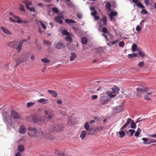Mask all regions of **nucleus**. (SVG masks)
Listing matches in <instances>:
<instances>
[{
	"mask_svg": "<svg viewBox=\"0 0 156 156\" xmlns=\"http://www.w3.org/2000/svg\"><path fill=\"white\" fill-rule=\"evenodd\" d=\"M53 115H50L48 116L40 117L37 116L34 117L33 118L34 122L37 124L43 125L45 124L48 121L52 119Z\"/></svg>",
	"mask_w": 156,
	"mask_h": 156,
	"instance_id": "nucleus-1",
	"label": "nucleus"
},
{
	"mask_svg": "<svg viewBox=\"0 0 156 156\" xmlns=\"http://www.w3.org/2000/svg\"><path fill=\"white\" fill-rule=\"evenodd\" d=\"M28 129L29 131L33 132V133H32L31 132H28L27 133L28 135L32 137H37L38 136V135L39 134V133L37 132V129L35 127H29Z\"/></svg>",
	"mask_w": 156,
	"mask_h": 156,
	"instance_id": "nucleus-2",
	"label": "nucleus"
},
{
	"mask_svg": "<svg viewBox=\"0 0 156 156\" xmlns=\"http://www.w3.org/2000/svg\"><path fill=\"white\" fill-rule=\"evenodd\" d=\"M137 91L139 94L143 93L144 92H147V94L151 95L153 94L152 92H148V88L146 87H142L141 88H137L136 89Z\"/></svg>",
	"mask_w": 156,
	"mask_h": 156,
	"instance_id": "nucleus-3",
	"label": "nucleus"
},
{
	"mask_svg": "<svg viewBox=\"0 0 156 156\" xmlns=\"http://www.w3.org/2000/svg\"><path fill=\"white\" fill-rule=\"evenodd\" d=\"M22 59L20 60L19 58H18L16 60V66H17L19 64L25 62L28 59V57L26 55H23L22 56Z\"/></svg>",
	"mask_w": 156,
	"mask_h": 156,
	"instance_id": "nucleus-4",
	"label": "nucleus"
},
{
	"mask_svg": "<svg viewBox=\"0 0 156 156\" xmlns=\"http://www.w3.org/2000/svg\"><path fill=\"white\" fill-rule=\"evenodd\" d=\"M64 127L62 125H55L53 127L52 131L56 132L61 131L63 129Z\"/></svg>",
	"mask_w": 156,
	"mask_h": 156,
	"instance_id": "nucleus-5",
	"label": "nucleus"
},
{
	"mask_svg": "<svg viewBox=\"0 0 156 156\" xmlns=\"http://www.w3.org/2000/svg\"><path fill=\"white\" fill-rule=\"evenodd\" d=\"M112 93H111L109 92H107V94L108 96H109L110 97L112 98L114 97L115 94L118 93V91H117V90H115L113 88L112 89Z\"/></svg>",
	"mask_w": 156,
	"mask_h": 156,
	"instance_id": "nucleus-6",
	"label": "nucleus"
},
{
	"mask_svg": "<svg viewBox=\"0 0 156 156\" xmlns=\"http://www.w3.org/2000/svg\"><path fill=\"white\" fill-rule=\"evenodd\" d=\"M108 101L106 97L104 95H101L100 100V103L101 105H105L107 104Z\"/></svg>",
	"mask_w": 156,
	"mask_h": 156,
	"instance_id": "nucleus-7",
	"label": "nucleus"
},
{
	"mask_svg": "<svg viewBox=\"0 0 156 156\" xmlns=\"http://www.w3.org/2000/svg\"><path fill=\"white\" fill-rule=\"evenodd\" d=\"M37 101L40 103L43 104H46L49 103V101L48 99H45L44 98H41L39 99H38L37 100Z\"/></svg>",
	"mask_w": 156,
	"mask_h": 156,
	"instance_id": "nucleus-8",
	"label": "nucleus"
},
{
	"mask_svg": "<svg viewBox=\"0 0 156 156\" xmlns=\"http://www.w3.org/2000/svg\"><path fill=\"white\" fill-rule=\"evenodd\" d=\"M27 40H23L20 41L18 44V46L17 48V52H20L21 50L22 45L23 43L26 41Z\"/></svg>",
	"mask_w": 156,
	"mask_h": 156,
	"instance_id": "nucleus-9",
	"label": "nucleus"
},
{
	"mask_svg": "<svg viewBox=\"0 0 156 156\" xmlns=\"http://www.w3.org/2000/svg\"><path fill=\"white\" fill-rule=\"evenodd\" d=\"M11 115L15 119H18L20 118L19 114L17 113L14 110L12 111L11 112Z\"/></svg>",
	"mask_w": 156,
	"mask_h": 156,
	"instance_id": "nucleus-10",
	"label": "nucleus"
},
{
	"mask_svg": "<svg viewBox=\"0 0 156 156\" xmlns=\"http://www.w3.org/2000/svg\"><path fill=\"white\" fill-rule=\"evenodd\" d=\"M7 45L12 48H15L17 45V42L16 41L10 42L8 43Z\"/></svg>",
	"mask_w": 156,
	"mask_h": 156,
	"instance_id": "nucleus-11",
	"label": "nucleus"
},
{
	"mask_svg": "<svg viewBox=\"0 0 156 156\" xmlns=\"http://www.w3.org/2000/svg\"><path fill=\"white\" fill-rule=\"evenodd\" d=\"M64 47L65 46L60 41L58 42L55 46V48L59 49L64 48Z\"/></svg>",
	"mask_w": 156,
	"mask_h": 156,
	"instance_id": "nucleus-12",
	"label": "nucleus"
},
{
	"mask_svg": "<svg viewBox=\"0 0 156 156\" xmlns=\"http://www.w3.org/2000/svg\"><path fill=\"white\" fill-rule=\"evenodd\" d=\"M62 17L60 16H57L55 18L54 20L55 22L61 24L63 23V21L62 20Z\"/></svg>",
	"mask_w": 156,
	"mask_h": 156,
	"instance_id": "nucleus-13",
	"label": "nucleus"
},
{
	"mask_svg": "<svg viewBox=\"0 0 156 156\" xmlns=\"http://www.w3.org/2000/svg\"><path fill=\"white\" fill-rule=\"evenodd\" d=\"M4 120L6 123H9L11 122V118L10 116L6 115L4 117Z\"/></svg>",
	"mask_w": 156,
	"mask_h": 156,
	"instance_id": "nucleus-14",
	"label": "nucleus"
},
{
	"mask_svg": "<svg viewBox=\"0 0 156 156\" xmlns=\"http://www.w3.org/2000/svg\"><path fill=\"white\" fill-rule=\"evenodd\" d=\"M1 28L4 33L9 35L12 34V33L11 32L5 28L4 27H1Z\"/></svg>",
	"mask_w": 156,
	"mask_h": 156,
	"instance_id": "nucleus-15",
	"label": "nucleus"
},
{
	"mask_svg": "<svg viewBox=\"0 0 156 156\" xmlns=\"http://www.w3.org/2000/svg\"><path fill=\"white\" fill-rule=\"evenodd\" d=\"M26 129L23 126H21L20 127L19 132L21 133L24 134L26 133Z\"/></svg>",
	"mask_w": 156,
	"mask_h": 156,
	"instance_id": "nucleus-16",
	"label": "nucleus"
},
{
	"mask_svg": "<svg viewBox=\"0 0 156 156\" xmlns=\"http://www.w3.org/2000/svg\"><path fill=\"white\" fill-rule=\"evenodd\" d=\"M132 119L130 118H129L127 120L126 123L123 125V126L121 128V129H122L123 128H125L127 127V126L129 124L131 121Z\"/></svg>",
	"mask_w": 156,
	"mask_h": 156,
	"instance_id": "nucleus-17",
	"label": "nucleus"
},
{
	"mask_svg": "<svg viewBox=\"0 0 156 156\" xmlns=\"http://www.w3.org/2000/svg\"><path fill=\"white\" fill-rule=\"evenodd\" d=\"M71 56L70 58V61H73L77 57L76 54L75 52H72L71 53Z\"/></svg>",
	"mask_w": 156,
	"mask_h": 156,
	"instance_id": "nucleus-18",
	"label": "nucleus"
},
{
	"mask_svg": "<svg viewBox=\"0 0 156 156\" xmlns=\"http://www.w3.org/2000/svg\"><path fill=\"white\" fill-rule=\"evenodd\" d=\"M48 92L49 94H51L54 97H56L57 96V93L55 91L48 90Z\"/></svg>",
	"mask_w": 156,
	"mask_h": 156,
	"instance_id": "nucleus-19",
	"label": "nucleus"
},
{
	"mask_svg": "<svg viewBox=\"0 0 156 156\" xmlns=\"http://www.w3.org/2000/svg\"><path fill=\"white\" fill-rule=\"evenodd\" d=\"M73 29L75 32L76 34H78L81 32V30L78 27H73Z\"/></svg>",
	"mask_w": 156,
	"mask_h": 156,
	"instance_id": "nucleus-20",
	"label": "nucleus"
},
{
	"mask_svg": "<svg viewBox=\"0 0 156 156\" xmlns=\"http://www.w3.org/2000/svg\"><path fill=\"white\" fill-rule=\"evenodd\" d=\"M122 110V106H118L115 109V112L116 113H118L120 112Z\"/></svg>",
	"mask_w": 156,
	"mask_h": 156,
	"instance_id": "nucleus-21",
	"label": "nucleus"
},
{
	"mask_svg": "<svg viewBox=\"0 0 156 156\" xmlns=\"http://www.w3.org/2000/svg\"><path fill=\"white\" fill-rule=\"evenodd\" d=\"M71 34H70L68 35L67 36L65 37L66 40L68 41L71 42L72 41V39L71 37Z\"/></svg>",
	"mask_w": 156,
	"mask_h": 156,
	"instance_id": "nucleus-22",
	"label": "nucleus"
},
{
	"mask_svg": "<svg viewBox=\"0 0 156 156\" xmlns=\"http://www.w3.org/2000/svg\"><path fill=\"white\" fill-rule=\"evenodd\" d=\"M86 135L87 133L86 131L85 130H83L81 132V133L80 135V137L82 139H83L86 136Z\"/></svg>",
	"mask_w": 156,
	"mask_h": 156,
	"instance_id": "nucleus-23",
	"label": "nucleus"
},
{
	"mask_svg": "<svg viewBox=\"0 0 156 156\" xmlns=\"http://www.w3.org/2000/svg\"><path fill=\"white\" fill-rule=\"evenodd\" d=\"M18 150L20 152H23L24 150V147L23 145L20 144L18 147Z\"/></svg>",
	"mask_w": 156,
	"mask_h": 156,
	"instance_id": "nucleus-24",
	"label": "nucleus"
},
{
	"mask_svg": "<svg viewBox=\"0 0 156 156\" xmlns=\"http://www.w3.org/2000/svg\"><path fill=\"white\" fill-rule=\"evenodd\" d=\"M138 48L137 45L136 44H134L132 46V50L133 52L136 51Z\"/></svg>",
	"mask_w": 156,
	"mask_h": 156,
	"instance_id": "nucleus-25",
	"label": "nucleus"
},
{
	"mask_svg": "<svg viewBox=\"0 0 156 156\" xmlns=\"http://www.w3.org/2000/svg\"><path fill=\"white\" fill-rule=\"evenodd\" d=\"M111 5L110 3L108 2H107L106 3L105 7L106 9H107L108 11L111 10Z\"/></svg>",
	"mask_w": 156,
	"mask_h": 156,
	"instance_id": "nucleus-26",
	"label": "nucleus"
},
{
	"mask_svg": "<svg viewBox=\"0 0 156 156\" xmlns=\"http://www.w3.org/2000/svg\"><path fill=\"white\" fill-rule=\"evenodd\" d=\"M101 20L103 22V25L106 26L107 25V19L106 17H103L101 19Z\"/></svg>",
	"mask_w": 156,
	"mask_h": 156,
	"instance_id": "nucleus-27",
	"label": "nucleus"
},
{
	"mask_svg": "<svg viewBox=\"0 0 156 156\" xmlns=\"http://www.w3.org/2000/svg\"><path fill=\"white\" fill-rule=\"evenodd\" d=\"M119 41L118 40H114L112 41H110L109 42L108 44L110 45H115Z\"/></svg>",
	"mask_w": 156,
	"mask_h": 156,
	"instance_id": "nucleus-28",
	"label": "nucleus"
},
{
	"mask_svg": "<svg viewBox=\"0 0 156 156\" xmlns=\"http://www.w3.org/2000/svg\"><path fill=\"white\" fill-rule=\"evenodd\" d=\"M65 21L67 23H76L75 21L72 20H69V19H66L65 20Z\"/></svg>",
	"mask_w": 156,
	"mask_h": 156,
	"instance_id": "nucleus-29",
	"label": "nucleus"
},
{
	"mask_svg": "<svg viewBox=\"0 0 156 156\" xmlns=\"http://www.w3.org/2000/svg\"><path fill=\"white\" fill-rule=\"evenodd\" d=\"M87 38L86 37H83L82 38L81 40V43L84 44H87Z\"/></svg>",
	"mask_w": 156,
	"mask_h": 156,
	"instance_id": "nucleus-30",
	"label": "nucleus"
},
{
	"mask_svg": "<svg viewBox=\"0 0 156 156\" xmlns=\"http://www.w3.org/2000/svg\"><path fill=\"white\" fill-rule=\"evenodd\" d=\"M17 23H28V22L27 20H23L21 19H19V20H17Z\"/></svg>",
	"mask_w": 156,
	"mask_h": 156,
	"instance_id": "nucleus-31",
	"label": "nucleus"
},
{
	"mask_svg": "<svg viewBox=\"0 0 156 156\" xmlns=\"http://www.w3.org/2000/svg\"><path fill=\"white\" fill-rule=\"evenodd\" d=\"M119 134L120 135V137L121 138L123 137L125 135V133L122 130L119 132Z\"/></svg>",
	"mask_w": 156,
	"mask_h": 156,
	"instance_id": "nucleus-32",
	"label": "nucleus"
},
{
	"mask_svg": "<svg viewBox=\"0 0 156 156\" xmlns=\"http://www.w3.org/2000/svg\"><path fill=\"white\" fill-rule=\"evenodd\" d=\"M156 143V140L153 139H149L148 140V144H149L151 143Z\"/></svg>",
	"mask_w": 156,
	"mask_h": 156,
	"instance_id": "nucleus-33",
	"label": "nucleus"
},
{
	"mask_svg": "<svg viewBox=\"0 0 156 156\" xmlns=\"http://www.w3.org/2000/svg\"><path fill=\"white\" fill-rule=\"evenodd\" d=\"M43 43L47 46L51 45V42L46 40H43Z\"/></svg>",
	"mask_w": 156,
	"mask_h": 156,
	"instance_id": "nucleus-34",
	"label": "nucleus"
},
{
	"mask_svg": "<svg viewBox=\"0 0 156 156\" xmlns=\"http://www.w3.org/2000/svg\"><path fill=\"white\" fill-rule=\"evenodd\" d=\"M84 127L87 130H88L90 128V126L88 122H86L84 125Z\"/></svg>",
	"mask_w": 156,
	"mask_h": 156,
	"instance_id": "nucleus-35",
	"label": "nucleus"
},
{
	"mask_svg": "<svg viewBox=\"0 0 156 156\" xmlns=\"http://www.w3.org/2000/svg\"><path fill=\"white\" fill-rule=\"evenodd\" d=\"M27 9L30 12H34L35 11V8L33 7H30L27 6Z\"/></svg>",
	"mask_w": 156,
	"mask_h": 156,
	"instance_id": "nucleus-36",
	"label": "nucleus"
},
{
	"mask_svg": "<svg viewBox=\"0 0 156 156\" xmlns=\"http://www.w3.org/2000/svg\"><path fill=\"white\" fill-rule=\"evenodd\" d=\"M35 104V102H29L27 103V106L28 108H29L33 105H34Z\"/></svg>",
	"mask_w": 156,
	"mask_h": 156,
	"instance_id": "nucleus-37",
	"label": "nucleus"
},
{
	"mask_svg": "<svg viewBox=\"0 0 156 156\" xmlns=\"http://www.w3.org/2000/svg\"><path fill=\"white\" fill-rule=\"evenodd\" d=\"M61 33L63 35H68L70 34L68 32V31L66 30H63L62 31Z\"/></svg>",
	"mask_w": 156,
	"mask_h": 156,
	"instance_id": "nucleus-38",
	"label": "nucleus"
},
{
	"mask_svg": "<svg viewBox=\"0 0 156 156\" xmlns=\"http://www.w3.org/2000/svg\"><path fill=\"white\" fill-rule=\"evenodd\" d=\"M137 56V54L136 53H133L128 55V56L129 58H132L133 57H136Z\"/></svg>",
	"mask_w": 156,
	"mask_h": 156,
	"instance_id": "nucleus-39",
	"label": "nucleus"
},
{
	"mask_svg": "<svg viewBox=\"0 0 156 156\" xmlns=\"http://www.w3.org/2000/svg\"><path fill=\"white\" fill-rule=\"evenodd\" d=\"M141 132V130L140 128H138L137 131L135 133V136H138L140 134Z\"/></svg>",
	"mask_w": 156,
	"mask_h": 156,
	"instance_id": "nucleus-40",
	"label": "nucleus"
},
{
	"mask_svg": "<svg viewBox=\"0 0 156 156\" xmlns=\"http://www.w3.org/2000/svg\"><path fill=\"white\" fill-rule=\"evenodd\" d=\"M142 140L144 141L143 143L145 144H147L148 143V139L146 138H142Z\"/></svg>",
	"mask_w": 156,
	"mask_h": 156,
	"instance_id": "nucleus-41",
	"label": "nucleus"
},
{
	"mask_svg": "<svg viewBox=\"0 0 156 156\" xmlns=\"http://www.w3.org/2000/svg\"><path fill=\"white\" fill-rule=\"evenodd\" d=\"M136 5L142 9H144V6L143 5V4L140 2L136 4Z\"/></svg>",
	"mask_w": 156,
	"mask_h": 156,
	"instance_id": "nucleus-42",
	"label": "nucleus"
},
{
	"mask_svg": "<svg viewBox=\"0 0 156 156\" xmlns=\"http://www.w3.org/2000/svg\"><path fill=\"white\" fill-rule=\"evenodd\" d=\"M136 126V123L133 121L131 122V127L133 129H135Z\"/></svg>",
	"mask_w": 156,
	"mask_h": 156,
	"instance_id": "nucleus-43",
	"label": "nucleus"
},
{
	"mask_svg": "<svg viewBox=\"0 0 156 156\" xmlns=\"http://www.w3.org/2000/svg\"><path fill=\"white\" fill-rule=\"evenodd\" d=\"M129 132L130 133L129 136H131L133 135V134L135 133V131L133 130L130 129L129 130Z\"/></svg>",
	"mask_w": 156,
	"mask_h": 156,
	"instance_id": "nucleus-44",
	"label": "nucleus"
},
{
	"mask_svg": "<svg viewBox=\"0 0 156 156\" xmlns=\"http://www.w3.org/2000/svg\"><path fill=\"white\" fill-rule=\"evenodd\" d=\"M102 31L103 32L107 34L108 33V30L106 27H103L102 28Z\"/></svg>",
	"mask_w": 156,
	"mask_h": 156,
	"instance_id": "nucleus-45",
	"label": "nucleus"
},
{
	"mask_svg": "<svg viewBox=\"0 0 156 156\" xmlns=\"http://www.w3.org/2000/svg\"><path fill=\"white\" fill-rule=\"evenodd\" d=\"M41 61L44 63H47L50 62V61L48 59H47L46 58H43L41 59Z\"/></svg>",
	"mask_w": 156,
	"mask_h": 156,
	"instance_id": "nucleus-46",
	"label": "nucleus"
},
{
	"mask_svg": "<svg viewBox=\"0 0 156 156\" xmlns=\"http://www.w3.org/2000/svg\"><path fill=\"white\" fill-rule=\"evenodd\" d=\"M19 5L20 9L23 11H25V9L24 6L21 4H20Z\"/></svg>",
	"mask_w": 156,
	"mask_h": 156,
	"instance_id": "nucleus-47",
	"label": "nucleus"
},
{
	"mask_svg": "<svg viewBox=\"0 0 156 156\" xmlns=\"http://www.w3.org/2000/svg\"><path fill=\"white\" fill-rule=\"evenodd\" d=\"M40 23L41 26L44 29H46V27L45 25L42 21H40Z\"/></svg>",
	"mask_w": 156,
	"mask_h": 156,
	"instance_id": "nucleus-48",
	"label": "nucleus"
},
{
	"mask_svg": "<svg viewBox=\"0 0 156 156\" xmlns=\"http://www.w3.org/2000/svg\"><path fill=\"white\" fill-rule=\"evenodd\" d=\"M117 14L118 13L116 12H113L110 13L109 15H111V16H116Z\"/></svg>",
	"mask_w": 156,
	"mask_h": 156,
	"instance_id": "nucleus-49",
	"label": "nucleus"
},
{
	"mask_svg": "<svg viewBox=\"0 0 156 156\" xmlns=\"http://www.w3.org/2000/svg\"><path fill=\"white\" fill-rule=\"evenodd\" d=\"M52 10L53 12L56 13H58L59 12L58 9L57 8L55 7H53L52 9Z\"/></svg>",
	"mask_w": 156,
	"mask_h": 156,
	"instance_id": "nucleus-50",
	"label": "nucleus"
},
{
	"mask_svg": "<svg viewBox=\"0 0 156 156\" xmlns=\"http://www.w3.org/2000/svg\"><path fill=\"white\" fill-rule=\"evenodd\" d=\"M139 54L142 57H144L146 56L145 55L144 53V52L139 51H138Z\"/></svg>",
	"mask_w": 156,
	"mask_h": 156,
	"instance_id": "nucleus-51",
	"label": "nucleus"
},
{
	"mask_svg": "<svg viewBox=\"0 0 156 156\" xmlns=\"http://www.w3.org/2000/svg\"><path fill=\"white\" fill-rule=\"evenodd\" d=\"M144 62H139L138 63V66L140 67H142L144 66Z\"/></svg>",
	"mask_w": 156,
	"mask_h": 156,
	"instance_id": "nucleus-52",
	"label": "nucleus"
},
{
	"mask_svg": "<svg viewBox=\"0 0 156 156\" xmlns=\"http://www.w3.org/2000/svg\"><path fill=\"white\" fill-rule=\"evenodd\" d=\"M119 45L120 47H123L124 45V43L123 41H122L119 42Z\"/></svg>",
	"mask_w": 156,
	"mask_h": 156,
	"instance_id": "nucleus-53",
	"label": "nucleus"
},
{
	"mask_svg": "<svg viewBox=\"0 0 156 156\" xmlns=\"http://www.w3.org/2000/svg\"><path fill=\"white\" fill-rule=\"evenodd\" d=\"M98 97V96L96 95H92L91 98L92 100H95Z\"/></svg>",
	"mask_w": 156,
	"mask_h": 156,
	"instance_id": "nucleus-54",
	"label": "nucleus"
},
{
	"mask_svg": "<svg viewBox=\"0 0 156 156\" xmlns=\"http://www.w3.org/2000/svg\"><path fill=\"white\" fill-rule=\"evenodd\" d=\"M67 5L68 6L70 7H73V4L72 2H67Z\"/></svg>",
	"mask_w": 156,
	"mask_h": 156,
	"instance_id": "nucleus-55",
	"label": "nucleus"
},
{
	"mask_svg": "<svg viewBox=\"0 0 156 156\" xmlns=\"http://www.w3.org/2000/svg\"><path fill=\"white\" fill-rule=\"evenodd\" d=\"M148 136L150 137L156 138V134H149L148 135Z\"/></svg>",
	"mask_w": 156,
	"mask_h": 156,
	"instance_id": "nucleus-56",
	"label": "nucleus"
},
{
	"mask_svg": "<svg viewBox=\"0 0 156 156\" xmlns=\"http://www.w3.org/2000/svg\"><path fill=\"white\" fill-rule=\"evenodd\" d=\"M97 14V11H94L93 12H92L91 13V15L93 16H96Z\"/></svg>",
	"mask_w": 156,
	"mask_h": 156,
	"instance_id": "nucleus-57",
	"label": "nucleus"
},
{
	"mask_svg": "<svg viewBox=\"0 0 156 156\" xmlns=\"http://www.w3.org/2000/svg\"><path fill=\"white\" fill-rule=\"evenodd\" d=\"M147 11L145 9H143L141 11V13L142 14H147Z\"/></svg>",
	"mask_w": 156,
	"mask_h": 156,
	"instance_id": "nucleus-58",
	"label": "nucleus"
},
{
	"mask_svg": "<svg viewBox=\"0 0 156 156\" xmlns=\"http://www.w3.org/2000/svg\"><path fill=\"white\" fill-rule=\"evenodd\" d=\"M32 5V2H28L26 3V7L27 8V7H30L29 5Z\"/></svg>",
	"mask_w": 156,
	"mask_h": 156,
	"instance_id": "nucleus-59",
	"label": "nucleus"
},
{
	"mask_svg": "<svg viewBox=\"0 0 156 156\" xmlns=\"http://www.w3.org/2000/svg\"><path fill=\"white\" fill-rule=\"evenodd\" d=\"M141 30V27L139 26H137L136 27V30L137 31H139Z\"/></svg>",
	"mask_w": 156,
	"mask_h": 156,
	"instance_id": "nucleus-60",
	"label": "nucleus"
},
{
	"mask_svg": "<svg viewBox=\"0 0 156 156\" xmlns=\"http://www.w3.org/2000/svg\"><path fill=\"white\" fill-rule=\"evenodd\" d=\"M76 16L79 19H81L82 18V15L80 13H77L76 14Z\"/></svg>",
	"mask_w": 156,
	"mask_h": 156,
	"instance_id": "nucleus-61",
	"label": "nucleus"
},
{
	"mask_svg": "<svg viewBox=\"0 0 156 156\" xmlns=\"http://www.w3.org/2000/svg\"><path fill=\"white\" fill-rule=\"evenodd\" d=\"M9 20H10L12 22H13L14 23L17 22V20H14L13 18H10Z\"/></svg>",
	"mask_w": 156,
	"mask_h": 156,
	"instance_id": "nucleus-62",
	"label": "nucleus"
},
{
	"mask_svg": "<svg viewBox=\"0 0 156 156\" xmlns=\"http://www.w3.org/2000/svg\"><path fill=\"white\" fill-rule=\"evenodd\" d=\"M144 98L146 100H147L149 101L151 100L150 98H149L147 95H145L144 96Z\"/></svg>",
	"mask_w": 156,
	"mask_h": 156,
	"instance_id": "nucleus-63",
	"label": "nucleus"
},
{
	"mask_svg": "<svg viewBox=\"0 0 156 156\" xmlns=\"http://www.w3.org/2000/svg\"><path fill=\"white\" fill-rule=\"evenodd\" d=\"M57 103L59 105H61L62 103V101L61 100H59L57 101Z\"/></svg>",
	"mask_w": 156,
	"mask_h": 156,
	"instance_id": "nucleus-64",
	"label": "nucleus"
}]
</instances>
